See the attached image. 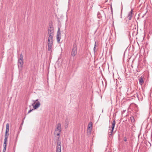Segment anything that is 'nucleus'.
<instances>
[{"instance_id": "obj_1", "label": "nucleus", "mask_w": 152, "mask_h": 152, "mask_svg": "<svg viewBox=\"0 0 152 152\" xmlns=\"http://www.w3.org/2000/svg\"><path fill=\"white\" fill-rule=\"evenodd\" d=\"M77 53V45L76 42L74 43L72 46V51L71 55L72 56H75Z\"/></svg>"}, {"instance_id": "obj_2", "label": "nucleus", "mask_w": 152, "mask_h": 152, "mask_svg": "<svg viewBox=\"0 0 152 152\" xmlns=\"http://www.w3.org/2000/svg\"><path fill=\"white\" fill-rule=\"evenodd\" d=\"M58 142L57 143L56 152H61V142L59 140V137L58 138Z\"/></svg>"}, {"instance_id": "obj_3", "label": "nucleus", "mask_w": 152, "mask_h": 152, "mask_svg": "<svg viewBox=\"0 0 152 152\" xmlns=\"http://www.w3.org/2000/svg\"><path fill=\"white\" fill-rule=\"evenodd\" d=\"M9 125L8 123L6 125V129L5 135L4 136V138L5 141L7 139H8V135H9Z\"/></svg>"}, {"instance_id": "obj_4", "label": "nucleus", "mask_w": 152, "mask_h": 152, "mask_svg": "<svg viewBox=\"0 0 152 152\" xmlns=\"http://www.w3.org/2000/svg\"><path fill=\"white\" fill-rule=\"evenodd\" d=\"M56 37L57 42L58 43H59L60 41V39L61 38V31L60 28L59 27H58V28Z\"/></svg>"}, {"instance_id": "obj_5", "label": "nucleus", "mask_w": 152, "mask_h": 152, "mask_svg": "<svg viewBox=\"0 0 152 152\" xmlns=\"http://www.w3.org/2000/svg\"><path fill=\"white\" fill-rule=\"evenodd\" d=\"M48 34L49 35H54L53 27L51 26H50L48 28Z\"/></svg>"}, {"instance_id": "obj_6", "label": "nucleus", "mask_w": 152, "mask_h": 152, "mask_svg": "<svg viewBox=\"0 0 152 152\" xmlns=\"http://www.w3.org/2000/svg\"><path fill=\"white\" fill-rule=\"evenodd\" d=\"M32 106L34 109H36L38 108L40 105V103L39 102H38L35 104L33 103L32 104Z\"/></svg>"}, {"instance_id": "obj_7", "label": "nucleus", "mask_w": 152, "mask_h": 152, "mask_svg": "<svg viewBox=\"0 0 152 152\" xmlns=\"http://www.w3.org/2000/svg\"><path fill=\"white\" fill-rule=\"evenodd\" d=\"M132 12L133 10H131L129 12L128 14L127 18L129 20H131L132 19Z\"/></svg>"}, {"instance_id": "obj_8", "label": "nucleus", "mask_w": 152, "mask_h": 152, "mask_svg": "<svg viewBox=\"0 0 152 152\" xmlns=\"http://www.w3.org/2000/svg\"><path fill=\"white\" fill-rule=\"evenodd\" d=\"M55 131L56 132L57 131H58L59 132H61V124L60 123H58L57 124L56 128L55 129Z\"/></svg>"}, {"instance_id": "obj_9", "label": "nucleus", "mask_w": 152, "mask_h": 152, "mask_svg": "<svg viewBox=\"0 0 152 152\" xmlns=\"http://www.w3.org/2000/svg\"><path fill=\"white\" fill-rule=\"evenodd\" d=\"M23 60H18V66L22 67L23 65Z\"/></svg>"}, {"instance_id": "obj_10", "label": "nucleus", "mask_w": 152, "mask_h": 152, "mask_svg": "<svg viewBox=\"0 0 152 152\" xmlns=\"http://www.w3.org/2000/svg\"><path fill=\"white\" fill-rule=\"evenodd\" d=\"M143 78V77H142V76H141V77H140L139 79V83L141 85H142L144 82Z\"/></svg>"}, {"instance_id": "obj_11", "label": "nucleus", "mask_w": 152, "mask_h": 152, "mask_svg": "<svg viewBox=\"0 0 152 152\" xmlns=\"http://www.w3.org/2000/svg\"><path fill=\"white\" fill-rule=\"evenodd\" d=\"M92 122H89L88 124V129H90V130L91 129H92Z\"/></svg>"}, {"instance_id": "obj_12", "label": "nucleus", "mask_w": 152, "mask_h": 152, "mask_svg": "<svg viewBox=\"0 0 152 152\" xmlns=\"http://www.w3.org/2000/svg\"><path fill=\"white\" fill-rule=\"evenodd\" d=\"M115 124V120H114L112 123V127H111V129L114 130Z\"/></svg>"}, {"instance_id": "obj_13", "label": "nucleus", "mask_w": 152, "mask_h": 152, "mask_svg": "<svg viewBox=\"0 0 152 152\" xmlns=\"http://www.w3.org/2000/svg\"><path fill=\"white\" fill-rule=\"evenodd\" d=\"M7 141V139L6 141H5V139H4V143L3 144L4 148H6Z\"/></svg>"}, {"instance_id": "obj_14", "label": "nucleus", "mask_w": 152, "mask_h": 152, "mask_svg": "<svg viewBox=\"0 0 152 152\" xmlns=\"http://www.w3.org/2000/svg\"><path fill=\"white\" fill-rule=\"evenodd\" d=\"M53 44L49 45H48V50L49 51H52V46Z\"/></svg>"}, {"instance_id": "obj_15", "label": "nucleus", "mask_w": 152, "mask_h": 152, "mask_svg": "<svg viewBox=\"0 0 152 152\" xmlns=\"http://www.w3.org/2000/svg\"><path fill=\"white\" fill-rule=\"evenodd\" d=\"M53 35H49V36L48 38V39H50V40L53 41Z\"/></svg>"}, {"instance_id": "obj_16", "label": "nucleus", "mask_w": 152, "mask_h": 152, "mask_svg": "<svg viewBox=\"0 0 152 152\" xmlns=\"http://www.w3.org/2000/svg\"><path fill=\"white\" fill-rule=\"evenodd\" d=\"M130 119L131 120V121L132 123L134 122L135 119L133 116H131L130 117Z\"/></svg>"}, {"instance_id": "obj_17", "label": "nucleus", "mask_w": 152, "mask_h": 152, "mask_svg": "<svg viewBox=\"0 0 152 152\" xmlns=\"http://www.w3.org/2000/svg\"><path fill=\"white\" fill-rule=\"evenodd\" d=\"M53 41L50 40V39H48V45L53 44Z\"/></svg>"}, {"instance_id": "obj_18", "label": "nucleus", "mask_w": 152, "mask_h": 152, "mask_svg": "<svg viewBox=\"0 0 152 152\" xmlns=\"http://www.w3.org/2000/svg\"><path fill=\"white\" fill-rule=\"evenodd\" d=\"M109 128H110L109 130H110V134H109L111 136L113 133H113V130H114L110 129V126H109Z\"/></svg>"}, {"instance_id": "obj_19", "label": "nucleus", "mask_w": 152, "mask_h": 152, "mask_svg": "<svg viewBox=\"0 0 152 152\" xmlns=\"http://www.w3.org/2000/svg\"><path fill=\"white\" fill-rule=\"evenodd\" d=\"M19 59L23 60V56L22 53H21L20 56V58Z\"/></svg>"}, {"instance_id": "obj_20", "label": "nucleus", "mask_w": 152, "mask_h": 152, "mask_svg": "<svg viewBox=\"0 0 152 152\" xmlns=\"http://www.w3.org/2000/svg\"><path fill=\"white\" fill-rule=\"evenodd\" d=\"M33 102H34V104H35L36 102H39L38 99H37L35 100H33Z\"/></svg>"}, {"instance_id": "obj_21", "label": "nucleus", "mask_w": 152, "mask_h": 152, "mask_svg": "<svg viewBox=\"0 0 152 152\" xmlns=\"http://www.w3.org/2000/svg\"><path fill=\"white\" fill-rule=\"evenodd\" d=\"M65 125H68V122L66 121H65Z\"/></svg>"}, {"instance_id": "obj_22", "label": "nucleus", "mask_w": 152, "mask_h": 152, "mask_svg": "<svg viewBox=\"0 0 152 152\" xmlns=\"http://www.w3.org/2000/svg\"><path fill=\"white\" fill-rule=\"evenodd\" d=\"M124 141H125V142H126V141H127V138H126V137H124Z\"/></svg>"}, {"instance_id": "obj_23", "label": "nucleus", "mask_w": 152, "mask_h": 152, "mask_svg": "<svg viewBox=\"0 0 152 152\" xmlns=\"http://www.w3.org/2000/svg\"><path fill=\"white\" fill-rule=\"evenodd\" d=\"M33 110V109H32V110H29L28 111V113H30L31 112V111H32Z\"/></svg>"}, {"instance_id": "obj_24", "label": "nucleus", "mask_w": 152, "mask_h": 152, "mask_svg": "<svg viewBox=\"0 0 152 152\" xmlns=\"http://www.w3.org/2000/svg\"><path fill=\"white\" fill-rule=\"evenodd\" d=\"M60 132H58L57 133L56 135L57 136H59L60 135Z\"/></svg>"}, {"instance_id": "obj_25", "label": "nucleus", "mask_w": 152, "mask_h": 152, "mask_svg": "<svg viewBox=\"0 0 152 152\" xmlns=\"http://www.w3.org/2000/svg\"><path fill=\"white\" fill-rule=\"evenodd\" d=\"M6 149L4 148L3 150V152H5Z\"/></svg>"}, {"instance_id": "obj_26", "label": "nucleus", "mask_w": 152, "mask_h": 152, "mask_svg": "<svg viewBox=\"0 0 152 152\" xmlns=\"http://www.w3.org/2000/svg\"><path fill=\"white\" fill-rule=\"evenodd\" d=\"M135 96H134V97H135L136 96L137 97H138V95H137V94H135L134 95Z\"/></svg>"}, {"instance_id": "obj_27", "label": "nucleus", "mask_w": 152, "mask_h": 152, "mask_svg": "<svg viewBox=\"0 0 152 152\" xmlns=\"http://www.w3.org/2000/svg\"><path fill=\"white\" fill-rule=\"evenodd\" d=\"M68 127V125H65V127L66 129Z\"/></svg>"}, {"instance_id": "obj_28", "label": "nucleus", "mask_w": 152, "mask_h": 152, "mask_svg": "<svg viewBox=\"0 0 152 152\" xmlns=\"http://www.w3.org/2000/svg\"><path fill=\"white\" fill-rule=\"evenodd\" d=\"M95 49H96V47H94V52L95 51Z\"/></svg>"}, {"instance_id": "obj_29", "label": "nucleus", "mask_w": 152, "mask_h": 152, "mask_svg": "<svg viewBox=\"0 0 152 152\" xmlns=\"http://www.w3.org/2000/svg\"><path fill=\"white\" fill-rule=\"evenodd\" d=\"M96 42H95V45H94V47H96Z\"/></svg>"}, {"instance_id": "obj_30", "label": "nucleus", "mask_w": 152, "mask_h": 152, "mask_svg": "<svg viewBox=\"0 0 152 152\" xmlns=\"http://www.w3.org/2000/svg\"><path fill=\"white\" fill-rule=\"evenodd\" d=\"M150 146H151V144H150Z\"/></svg>"}]
</instances>
